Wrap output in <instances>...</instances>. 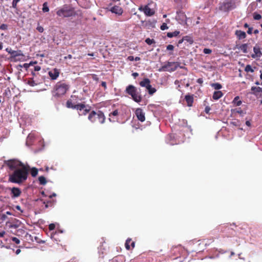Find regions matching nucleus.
<instances>
[{
  "instance_id": "f257e3e1",
  "label": "nucleus",
  "mask_w": 262,
  "mask_h": 262,
  "mask_svg": "<svg viewBox=\"0 0 262 262\" xmlns=\"http://www.w3.org/2000/svg\"><path fill=\"white\" fill-rule=\"evenodd\" d=\"M30 166L27 165L21 168H18L14 170L13 172L9 174V181L13 183L21 184L27 180Z\"/></svg>"
},
{
  "instance_id": "f03ea898",
  "label": "nucleus",
  "mask_w": 262,
  "mask_h": 262,
  "mask_svg": "<svg viewBox=\"0 0 262 262\" xmlns=\"http://www.w3.org/2000/svg\"><path fill=\"white\" fill-rule=\"evenodd\" d=\"M57 15L61 17H70L76 15L74 8L71 6L65 5L56 12Z\"/></svg>"
},
{
  "instance_id": "7ed1b4c3",
  "label": "nucleus",
  "mask_w": 262,
  "mask_h": 262,
  "mask_svg": "<svg viewBox=\"0 0 262 262\" xmlns=\"http://www.w3.org/2000/svg\"><path fill=\"white\" fill-rule=\"evenodd\" d=\"M125 93L132 97L134 101L139 103L142 101V97L140 92L133 85H128L125 89Z\"/></svg>"
},
{
  "instance_id": "20e7f679",
  "label": "nucleus",
  "mask_w": 262,
  "mask_h": 262,
  "mask_svg": "<svg viewBox=\"0 0 262 262\" xmlns=\"http://www.w3.org/2000/svg\"><path fill=\"white\" fill-rule=\"evenodd\" d=\"M88 119L92 123L98 121L100 123L103 124L105 122V117L104 113L101 111L97 112L92 111L89 115Z\"/></svg>"
},
{
  "instance_id": "39448f33",
  "label": "nucleus",
  "mask_w": 262,
  "mask_h": 262,
  "mask_svg": "<svg viewBox=\"0 0 262 262\" xmlns=\"http://www.w3.org/2000/svg\"><path fill=\"white\" fill-rule=\"evenodd\" d=\"M69 89L68 84L62 81L58 82L54 86L53 95L56 97L61 96L66 93Z\"/></svg>"
},
{
  "instance_id": "423d86ee",
  "label": "nucleus",
  "mask_w": 262,
  "mask_h": 262,
  "mask_svg": "<svg viewBox=\"0 0 262 262\" xmlns=\"http://www.w3.org/2000/svg\"><path fill=\"white\" fill-rule=\"evenodd\" d=\"M178 67L183 68V67L180 66V63L179 62H167L166 64L162 66L159 70L160 72H173L176 71Z\"/></svg>"
},
{
  "instance_id": "0eeeda50",
  "label": "nucleus",
  "mask_w": 262,
  "mask_h": 262,
  "mask_svg": "<svg viewBox=\"0 0 262 262\" xmlns=\"http://www.w3.org/2000/svg\"><path fill=\"white\" fill-rule=\"evenodd\" d=\"M4 163L11 170H15V169L21 168V167L26 166L21 162L16 159H11L5 161Z\"/></svg>"
},
{
  "instance_id": "6e6552de",
  "label": "nucleus",
  "mask_w": 262,
  "mask_h": 262,
  "mask_svg": "<svg viewBox=\"0 0 262 262\" xmlns=\"http://www.w3.org/2000/svg\"><path fill=\"white\" fill-rule=\"evenodd\" d=\"M236 7L234 0H226L220 7V9L225 12H228L235 9Z\"/></svg>"
},
{
  "instance_id": "1a4fd4ad",
  "label": "nucleus",
  "mask_w": 262,
  "mask_h": 262,
  "mask_svg": "<svg viewBox=\"0 0 262 262\" xmlns=\"http://www.w3.org/2000/svg\"><path fill=\"white\" fill-rule=\"evenodd\" d=\"M184 251L183 247L181 246H173L170 250V254L173 259L178 258Z\"/></svg>"
},
{
  "instance_id": "9d476101",
  "label": "nucleus",
  "mask_w": 262,
  "mask_h": 262,
  "mask_svg": "<svg viewBox=\"0 0 262 262\" xmlns=\"http://www.w3.org/2000/svg\"><path fill=\"white\" fill-rule=\"evenodd\" d=\"M108 11L112 12L113 13L117 14L118 15H120L123 13V9L121 7L119 6H114L111 7V5L108 6V7L106 8Z\"/></svg>"
},
{
  "instance_id": "9b49d317",
  "label": "nucleus",
  "mask_w": 262,
  "mask_h": 262,
  "mask_svg": "<svg viewBox=\"0 0 262 262\" xmlns=\"http://www.w3.org/2000/svg\"><path fill=\"white\" fill-rule=\"evenodd\" d=\"M135 115L138 119V120L143 122L145 120V113L143 112L142 109L141 108H138L135 111Z\"/></svg>"
},
{
  "instance_id": "f8f14e48",
  "label": "nucleus",
  "mask_w": 262,
  "mask_h": 262,
  "mask_svg": "<svg viewBox=\"0 0 262 262\" xmlns=\"http://www.w3.org/2000/svg\"><path fill=\"white\" fill-rule=\"evenodd\" d=\"M59 69L54 68L48 72V74L52 80H56L59 76Z\"/></svg>"
},
{
  "instance_id": "ddd939ff",
  "label": "nucleus",
  "mask_w": 262,
  "mask_h": 262,
  "mask_svg": "<svg viewBox=\"0 0 262 262\" xmlns=\"http://www.w3.org/2000/svg\"><path fill=\"white\" fill-rule=\"evenodd\" d=\"M253 52L254 54L251 55V57L253 58L260 57L262 56V51H261V49L257 45H256L253 47Z\"/></svg>"
},
{
  "instance_id": "4468645a",
  "label": "nucleus",
  "mask_w": 262,
  "mask_h": 262,
  "mask_svg": "<svg viewBox=\"0 0 262 262\" xmlns=\"http://www.w3.org/2000/svg\"><path fill=\"white\" fill-rule=\"evenodd\" d=\"M10 190H11V196L12 198H16L19 197L21 193V190L17 187H13L11 188H10Z\"/></svg>"
},
{
  "instance_id": "2eb2a0df",
  "label": "nucleus",
  "mask_w": 262,
  "mask_h": 262,
  "mask_svg": "<svg viewBox=\"0 0 262 262\" xmlns=\"http://www.w3.org/2000/svg\"><path fill=\"white\" fill-rule=\"evenodd\" d=\"M32 75H33V78H30V79H28V83L30 86H35V85H37V84L38 83H40V82H38L36 80L37 76L38 75V73H37L32 72Z\"/></svg>"
},
{
  "instance_id": "dca6fc26",
  "label": "nucleus",
  "mask_w": 262,
  "mask_h": 262,
  "mask_svg": "<svg viewBox=\"0 0 262 262\" xmlns=\"http://www.w3.org/2000/svg\"><path fill=\"white\" fill-rule=\"evenodd\" d=\"M251 90V94L257 97L262 96V88L259 86H252Z\"/></svg>"
},
{
  "instance_id": "f3484780",
  "label": "nucleus",
  "mask_w": 262,
  "mask_h": 262,
  "mask_svg": "<svg viewBox=\"0 0 262 262\" xmlns=\"http://www.w3.org/2000/svg\"><path fill=\"white\" fill-rule=\"evenodd\" d=\"M6 50L13 57H16L17 56H24L21 51H20V50L15 51V50H12L11 49H9V48H7Z\"/></svg>"
},
{
  "instance_id": "a211bd4d",
  "label": "nucleus",
  "mask_w": 262,
  "mask_h": 262,
  "mask_svg": "<svg viewBox=\"0 0 262 262\" xmlns=\"http://www.w3.org/2000/svg\"><path fill=\"white\" fill-rule=\"evenodd\" d=\"M235 48L238 49L239 51H242L243 53H247L248 49L249 48V44L243 43L242 45H236Z\"/></svg>"
},
{
  "instance_id": "6ab92c4d",
  "label": "nucleus",
  "mask_w": 262,
  "mask_h": 262,
  "mask_svg": "<svg viewBox=\"0 0 262 262\" xmlns=\"http://www.w3.org/2000/svg\"><path fill=\"white\" fill-rule=\"evenodd\" d=\"M120 112L118 110H115V111H113L112 113H111L109 114V120L111 122H115L117 119V117L119 115Z\"/></svg>"
},
{
  "instance_id": "aec40b11",
  "label": "nucleus",
  "mask_w": 262,
  "mask_h": 262,
  "mask_svg": "<svg viewBox=\"0 0 262 262\" xmlns=\"http://www.w3.org/2000/svg\"><path fill=\"white\" fill-rule=\"evenodd\" d=\"M144 9V13L146 16H151L154 15L155 13V11L154 9L150 8L148 5H145Z\"/></svg>"
},
{
  "instance_id": "412c9836",
  "label": "nucleus",
  "mask_w": 262,
  "mask_h": 262,
  "mask_svg": "<svg viewBox=\"0 0 262 262\" xmlns=\"http://www.w3.org/2000/svg\"><path fill=\"white\" fill-rule=\"evenodd\" d=\"M235 35L239 40L244 39L247 36L246 33L241 30H236L235 32Z\"/></svg>"
},
{
  "instance_id": "4be33fe9",
  "label": "nucleus",
  "mask_w": 262,
  "mask_h": 262,
  "mask_svg": "<svg viewBox=\"0 0 262 262\" xmlns=\"http://www.w3.org/2000/svg\"><path fill=\"white\" fill-rule=\"evenodd\" d=\"M135 243L133 242L131 238H128L125 242V246L127 250H130V246L132 248L135 247Z\"/></svg>"
},
{
  "instance_id": "5701e85b",
  "label": "nucleus",
  "mask_w": 262,
  "mask_h": 262,
  "mask_svg": "<svg viewBox=\"0 0 262 262\" xmlns=\"http://www.w3.org/2000/svg\"><path fill=\"white\" fill-rule=\"evenodd\" d=\"M185 99L188 106H191L193 102V96L192 95H187L185 97Z\"/></svg>"
},
{
  "instance_id": "b1692460",
  "label": "nucleus",
  "mask_w": 262,
  "mask_h": 262,
  "mask_svg": "<svg viewBox=\"0 0 262 262\" xmlns=\"http://www.w3.org/2000/svg\"><path fill=\"white\" fill-rule=\"evenodd\" d=\"M139 84L142 87H145L146 89L150 85V80L148 78H144L140 81Z\"/></svg>"
},
{
  "instance_id": "393cba45",
  "label": "nucleus",
  "mask_w": 262,
  "mask_h": 262,
  "mask_svg": "<svg viewBox=\"0 0 262 262\" xmlns=\"http://www.w3.org/2000/svg\"><path fill=\"white\" fill-rule=\"evenodd\" d=\"M223 95V93L220 91H215L213 93L212 98L214 100H218L221 98Z\"/></svg>"
},
{
  "instance_id": "a878e982",
  "label": "nucleus",
  "mask_w": 262,
  "mask_h": 262,
  "mask_svg": "<svg viewBox=\"0 0 262 262\" xmlns=\"http://www.w3.org/2000/svg\"><path fill=\"white\" fill-rule=\"evenodd\" d=\"M84 108H85V104L84 103H78L76 104V107H75V109L78 111L79 114Z\"/></svg>"
},
{
  "instance_id": "bb28decb",
  "label": "nucleus",
  "mask_w": 262,
  "mask_h": 262,
  "mask_svg": "<svg viewBox=\"0 0 262 262\" xmlns=\"http://www.w3.org/2000/svg\"><path fill=\"white\" fill-rule=\"evenodd\" d=\"M91 107L89 105H85V108L82 110L81 113H79V115H85L91 111Z\"/></svg>"
},
{
  "instance_id": "cd10ccee",
  "label": "nucleus",
  "mask_w": 262,
  "mask_h": 262,
  "mask_svg": "<svg viewBox=\"0 0 262 262\" xmlns=\"http://www.w3.org/2000/svg\"><path fill=\"white\" fill-rule=\"evenodd\" d=\"M242 103L239 96L235 97L233 100V103L236 106H239Z\"/></svg>"
},
{
  "instance_id": "c85d7f7f",
  "label": "nucleus",
  "mask_w": 262,
  "mask_h": 262,
  "mask_svg": "<svg viewBox=\"0 0 262 262\" xmlns=\"http://www.w3.org/2000/svg\"><path fill=\"white\" fill-rule=\"evenodd\" d=\"M180 31H175L173 32H168L167 33V36L169 38H171L174 36H177L180 34Z\"/></svg>"
},
{
  "instance_id": "c756f323",
  "label": "nucleus",
  "mask_w": 262,
  "mask_h": 262,
  "mask_svg": "<svg viewBox=\"0 0 262 262\" xmlns=\"http://www.w3.org/2000/svg\"><path fill=\"white\" fill-rule=\"evenodd\" d=\"M66 106L68 108L75 109V107H76V104H73L71 100H68L66 102Z\"/></svg>"
},
{
  "instance_id": "7c9ffc66",
  "label": "nucleus",
  "mask_w": 262,
  "mask_h": 262,
  "mask_svg": "<svg viewBox=\"0 0 262 262\" xmlns=\"http://www.w3.org/2000/svg\"><path fill=\"white\" fill-rule=\"evenodd\" d=\"M38 181H39V184L42 185H46L47 182L46 178L43 176L39 177Z\"/></svg>"
},
{
  "instance_id": "2f4dec72",
  "label": "nucleus",
  "mask_w": 262,
  "mask_h": 262,
  "mask_svg": "<svg viewBox=\"0 0 262 262\" xmlns=\"http://www.w3.org/2000/svg\"><path fill=\"white\" fill-rule=\"evenodd\" d=\"M146 89L147 90L149 94L150 95H153L157 91L156 89L152 88L151 85H149Z\"/></svg>"
},
{
  "instance_id": "473e14b6",
  "label": "nucleus",
  "mask_w": 262,
  "mask_h": 262,
  "mask_svg": "<svg viewBox=\"0 0 262 262\" xmlns=\"http://www.w3.org/2000/svg\"><path fill=\"white\" fill-rule=\"evenodd\" d=\"M38 169L35 167H33L30 170V173L33 177H35L38 174Z\"/></svg>"
},
{
  "instance_id": "72a5a7b5",
  "label": "nucleus",
  "mask_w": 262,
  "mask_h": 262,
  "mask_svg": "<svg viewBox=\"0 0 262 262\" xmlns=\"http://www.w3.org/2000/svg\"><path fill=\"white\" fill-rule=\"evenodd\" d=\"M211 85L215 90H220L222 88V85L219 83H212Z\"/></svg>"
},
{
  "instance_id": "f704fd0d",
  "label": "nucleus",
  "mask_w": 262,
  "mask_h": 262,
  "mask_svg": "<svg viewBox=\"0 0 262 262\" xmlns=\"http://www.w3.org/2000/svg\"><path fill=\"white\" fill-rule=\"evenodd\" d=\"M178 19L181 18L182 21H186V16L184 13H180L178 15Z\"/></svg>"
},
{
  "instance_id": "c9c22d12",
  "label": "nucleus",
  "mask_w": 262,
  "mask_h": 262,
  "mask_svg": "<svg viewBox=\"0 0 262 262\" xmlns=\"http://www.w3.org/2000/svg\"><path fill=\"white\" fill-rule=\"evenodd\" d=\"M245 71L247 73H253L254 72V70L252 68L250 64H247L245 68Z\"/></svg>"
},
{
  "instance_id": "e433bc0d",
  "label": "nucleus",
  "mask_w": 262,
  "mask_h": 262,
  "mask_svg": "<svg viewBox=\"0 0 262 262\" xmlns=\"http://www.w3.org/2000/svg\"><path fill=\"white\" fill-rule=\"evenodd\" d=\"M42 11L43 12H48L49 11V8L48 6V3L45 2L43 4Z\"/></svg>"
},
{
  "instance_id": "4c0bfd02",
  "label": "nucleus",
  "mask_w": 262,
  "mask_h": 262,
  "mask_svg": "<svg viewBox=\"0 0 262 262\" xmlns=\"http://www.w3.org/2000/svg\"><path fill=\"white\" fill-rule=\"evenodd\" d=\"M184 41L186 40L190 44H192L193 42L192 38L188 36H185L184 37Z\"/></svg>"
},
{
  "instance_id": "58836bf2",
  "label": "nucleus",
  "mask_w": 262,
  "mask_h": 262,
  "mask_svg": "<svg viewBox=\"0 0 262 262\" xmlns=\"http://www.w3.org/2000/svg\"><path fill=\"white\" fill-rule=\"evenodd\" d=\"M253 18L255 20H259L261 18V15L256 12H254L253 14Z\"/></svg>"
},
{
  "instance_id": "ea45409f",
  "label": "nucleus",
  "mask_w": 262,
  "mask_h": 262,
  "mask_svg": "<svg viewBox=\"0 0 262 262\" xmlns=\"http://www.w3.org/2000/svg\"><path fill=\"white\" fill-rule=\"evenodd\" d=\"M145 42L148 45H150L153 43H155V41L153 39H150L149 38H147L145 39Z\"/></svg>"
},
{
  "instance_id": "a19ab883",
  "label": "nucleus",
  "mask_w": 262,
  "mask_h": 262,
  "mask_svg": "<svg viewBox=\"0 0 262 262\" xmlns=\"http://www.w3.org/2000/svg\"><path fill=\"white\" fill-rule=\"evenodd\" d=\"M168 28V27H167V24L165 23H163L162 25L160 27L161 30H162L163 31L166 30Z\"/></svg>"
},
{
  "instance_id": "79ce46f5",
  "label": "nucleus",
  "mask_w": 262,
  "mask_h": 262,
  "mask_svg": "<svg viewBox=\"0 0 262 262\" xmlns=\"http://www.w3.org/2000/svg\"><path fill=\"white\" fill-rule=\"evenodd\" d=\"M106 247V244L105 243H104L103 244H102V245L100 246V247L99 248V249L100 251H101L102 250L105 251Z\"/></svg>"
},
{
  "instance_id": "37998d69",
  "label": "nucleus",
  "mask_w": 262,
  "mask_h": 262,
  "mask_svg": "<svg viewBox=\"0 0 262 262\" xmlns=\"http://www.w3.org/2000/svg\"><path fill=\"white\" fill-rule=\"evenodd\" d=\"M11 240L16 244H19L20 243V240L16 237H12Z\"/></svg>"
},
{
  "instance_id": "c03bdc74",
  "label": "nucleus",
  "mask_w": 262,
  "mask_h": 262,
  "mask_svg": "<svg viewBox=\"0 0 262 262\" xmlns=\"http://www.w3.org/2000/svg\"><path fill=\"white\" fill-rule=\"evenodd\" d=\"M232 111V112H236L239 114H242L243 113V111L241 110V108H238L233 110Z\"/></svg>"
},
{
  "instance_id": "a18cd8bd",
  "label": "nucleus",
  "mask_w": 262,
  "mask_h": 262,
  "mask_svg": "<svg viewBox=\"0 0 262 262\" xmlns=\"http://www.w3.org/2000/svg\"><path fill=\"white\" fill-rule=\"evenodd\" d=\"M8 28V25L3 24L0 26V29L2 30H6Z\"/></svg>"
},
{
  "instance_id": "49530a36",
  "label": "nucleus",
  "mask_w": 262,
  "mask_h": 262,
  "mask_svg": "<svg viewBox=\"0 0 262 262\" xmlns=\"http://www.w3.org/2000/svg\"><path fill=\"white\" fill-rule=\"evenodd\" d=\"M203 52L205 54H210L212 52V51L210 49L205 48L203 50Z\"/></svg>"
},
{
  "instance_id": "de8ad7c7",
  "label": "nucleus",
  "mask_w": 262,
  "mask_h": 262,
  "mask_svg": "<svg viewBox=\"0 0 262 262\" xmlns=\"http://www.w3.org/2000/svg\"><path fill=\"white\" fill-rule=\"evenodd\" d=\"M43 203L45 204V207L46 208H48L49 206H51L53 205V203L51 201L47 202V203L44 202Z\"/></svg>"
},
{
  "instance_id": "09e8293b",
  "label": "nucleus",
  "mask_w": 262,
  "mask_h": 262,
  "mask_svg": "<svg viewBox=\"0 0 262 262\" xmlns=\"http://www.w3.org/2000/svg\"><path fill=\"white\" fill-rule=\"evenodd\" d=\"M40 69H41V68L40 66H35L34 68V71H32V72L36 73V72H38V71H40Z\"/></svg>"
},
{
  "instance_id": "8fccbe9b",
  "label": "nucleus",
  "mask_w": 262,
  "mask_h": 262,
  "mask_svg": "<svg viewBox=\"0 0 262 262\" xmlns=\"http://www.w3.org/2000/svg\"><path fill=\"white\" fill-rule=\"evenodd\" d=\"M55 225L54 224H50L49 225V229L50 231L53 230L55 229Z\"/></svg>"
},
{
  "instance_id": "3c124183",
  "label": "nucleus",
  "mask_w": 262,
  "mask_h": 262,
  "mask_svg": "<svg viewBox=\"0 0 262 262\" xmlns=\"http://www.w3.org/2000/svg\"><path fill=\"white\" fill-rule=\"evenodd\" d=\"M18 227V226L16 224H10L9 225V227L10 228H14V229H16Z\"/></svg>"
},
{
  "instance_id": "603ef678",
  "label": "nucleus",
  "mask_w": 262,
  "mask_h": 262,
  "mask_svg": "<svg viewBox=\"0 0 262 262\" xmlns=\"http://www.w3.org/2000/svg\"><path fill=\"white\" fill-rule=\"evenodd\" d=\"M173 49H174V47L172 45H169L166 47V49L167 50L172 51L173 50Z\"/></svg>"
},
{
  "instance_id": "864d4df0",
  "label": "nucleus",
  "mask_w": 262,
  "mask_h": 262,
  "mask_svg": "<svg viewBox=\"0 0 262 262\" xmlns=\"http://www.w3.org/2000/svg\"><path fill=\"white\" fill-rule=\"evenodd\" d=\"M20 0H13V2H12V6L14 8H15L16 5H17V3Z\"/></svg>"
},
{
  "instance_id": "5fc2aeb1",
  "label": "nucleus",
  "mask_w": 262,
  "mask_h": 262,
  "mask_svg": "<svg viewBox=\"0 0 262 262\" xmlns=\"http://www.w3.org/2000/svg\"><path fill=\"white\" fill-rule=\"evenodd\" d=\"M37 30L39 32H42L43 31V28L41 26H38L37 27Z\"/></svg>"
},
{
  "instance_id": "6e6d98bb",
  "label": "nucleus",
  "mask_w": 262,
  "mask_h": 262,
  "mask_svg": "<svg viewBox=\"0 0 262 262\" xmlns=\"http://www.w3.org/2000/svg\"><path fill=\"white\" fill-rule=\"evenodd\" d=\"M197 82L199 83L200 85H202L203 83V80L202 78H199L197 79Z\"/></svg>"
},
{
  "instance_id": "4d7b16f0",
  "label": "nucleus",
  "mask_w": 262,
  "mask_h": 262,
  "mask_svg": "<svg viewBox=\"0 0 262 262\" xmlns=\"http://www.w3.org/2000/svg\"><path fill=\"white\" fill-rule=\"evenodd\" d=\"M252 30H253V28L252 27H250L248 28V30L247 31V33L248 34H251L252 33Z\"/></svg>"
},
{
  "instance_id": "13d9d810",
  "label": "nucleus",
  "mask_w": 262,
  "mask_h": 262,
  "mask_svg": "<svg viewBox=\"0 0 262 262\" xmlns=\"http://www.w3.org/2000/svg\"><path fill=\"white\" fill-rule=\"evenodd\" d=\"M101 85L104 88V89L105 90L106 89V83L105 81H102L101 82Z\"/></svg>"
},
{
  "instance_id": "bf43d9fd",
  "label": "nucleus",
  "mask_w": 262,
  "mask_h": 262,
  "mask_svg": "<svg viewBox=\"0 0 262 262\" xmlns=\"http://www.w3.org/2000/svg\"><path fill=\"white\" fill-rule=\"evenodd\" d=\"M15 208H16L17 210L20 211L21 213H23V210H21V207H20V206H19V205H17V206H15Z\"/></svg>"
},
{
  "instance_id": "052dcab7",
  "label": "nucleus",
  "mask_w": 262,
  "mask_h": 262,
  "mask_svg": "<svg viewBox=\"0 0 262 262\" xmlns=\"http://www.w3.org/2000/svg\"><path fill=\"white\" fill-rule=\"evenodd\" d=\"M210 110V108L209 106H206L205 108V112L207 114H208L209 113Z\"/></svg>"
},
{
  "instance_id": "680f3d73",
  "label": "nucleus",
  "mask_w": 262,
  "mask_h": 262,
  "mask_svg": "<svg viewBox=\"0 0 262 262\" xmlns=\"http://www.w3.org/2000/svg\"><path fill=\"white\" fill-rule=\"evenodd\" d=\"M6 234V232L5 231H0V237H3Z\"/></svg>"
},
{
  "instance_id": "e2e57ef3",
  "label": "nucleus",
  "mask_w": 262,
  "mask_h": 262,
  "mask_svg": "<svg viewBox=\"0 0 262 262\" xmlns=\"http://www.w3.org/2000/svg\"><path fill=\"white\" fill-rule=\"evenodd\" d=\"M127 59L129 61H133L134 60V56H129L128 57H127Z\"/></svg>"
},
{
  "instance_id": "0e129e2a",
  "label": "nucleus",
  "mask_w": 262,
  "mask_h": 262,
  "mask_svg": "<svg viewBox=\"0 0 262 262\" xmlns=\"http://www.w3.org/2000/svg\"><path fill=\"white\" fill-rule=\"evenodd\" d=\"M64 59H72V56L71 55V54H69L67 56H65L64 57Z\"/></svg>"
},
{
  "instance_id": "69168bd1",
  "label": "nucleus",
  "mask_w": 262,
  "mask_h": 262,
  "mask_svg": "<svg viewBox=\"0 0 262 262\" xmlns=\"http://www.w3.org/2000/svg\"><path fill=\"white\" fill-rule=\"evenodd\" d=\"M132 75H133V76L134 78H136V77H137V76H139V74H138V73L135 72V73H133L132 74Z\"/></svg>"
},
{
  "instance_id": "338daca9",
  "label": "nucleus",
  "mask_w": 262,
  "mask_h": 262,
  "mask_svg": "<svg viewBox=\"0 0 262 262\" xmlns=\"http://www.w3.org/2000/svg\"><path fill=\"white\" fill-rule=\"evenodd\" d=\"M144 7H143V6H140L139 7V10H140V11H143L144 12Z\"/></svg>"
},
{
  "instance_id": "774afa93",
  "label": "nucleus",
  "mask_w": 262,
  "mask_h": 262,
  "mask_svg": "<svg viewBox=\"0 0 262 262\" xmlns=\"http://www.w3.org/2000/svg\"><path fill=\"white\" fill-rule=\"evenodd\" d=\"M246 124L248 126H250L251 125V123H250V122L249 120H247L246 121Z\"/></svg>"
}]
</instances>
